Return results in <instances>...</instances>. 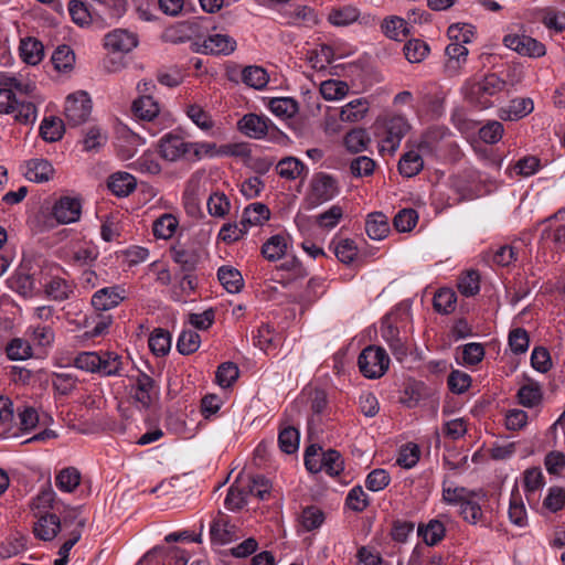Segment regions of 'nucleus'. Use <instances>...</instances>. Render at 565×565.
Listing matches in <instances>:
<instances>
[{
  "mask_svg": "<svg viewBox=\"0 0 565 565\" xmlns=\"http://www.w3.org/2000/svg\"><path fill=\"white\" fill-rule=\"evenodd\" d=\"M481 494L482 498H486V493L480 490L479 492L469 490L465 487H456V488H443V499L445 502L449 504H459L461 505L463 502L470 500L471 498Z\"/></svg>",
  "mask_w": 565,
  "mask_h": 565,
  "instance_id": "obj_33",
  "label": "nucleus"
},
{
  "mask_svg": "<svg viewBox=\"0 0 565 565\" xmlns=\"http://www.w3.org/2000/svg\"><path fill=\"white\" fill-rule=\"evenodd\" d=\"M503 44L522 56L541 57L546 53L542 42L525 34H508L503 38Z\"/></svg>",
  "mask_w": 565,
  "mask_h": 565,
  "instance_id": "obj_5",
  "label": "nucleus"
},
{
  "mask_svg": "<svg viewBox=\"0 0 565 565\" xmlns=\"http://www.w3.org/2000/svg\"><path fill=\"white\" fill-rule=\"evenodd\" d=\"M458 290L466 297H472L480 290V275L476 269H469L461 274L458 280Z\"/></svg>",
  "mask_w": 565,
  "mask_h": 565,
  "instance_id": "obj_41",
  "label": "nucleus"
},
{
  "mask_svg": "<svg viewBox=\"0 0 565 565\" xmlns=\"http://www.w3.org/2000/svg\"><path fill=\"white\" fill-rule=\"evenodd\" d=\"M343 469L344 461L339 451L329 449L328 451L322 452V470H324L329 476H339Z\"/></svg>",
  "mask_w": 565,
  "mask_h": 565,
  "instance_id": "obj_50",
  "label": "nucleus"
},
{
  "mask_svg": "<svg viewBox=\"0 0 565 565\" xmlns=\"http://www.w3.org/2000/svg\"><path fill=\"white\" fill-rule=\"evenodd\" d=\"M324 521V513L315 505L307 507L301 513V524L307 531L318 529Z\"/></svg>",
  "mask_w": 565,
  "mask_h": 565,
  "instance_id": "obj_57",
  "label": "nucleus"
},
{
  "mask_svg": "<svg viewBox=\"0 0 565 565\" xmlns=\"http://www.w3.org/2000/svg\"><path fill=\"white\" fill-rule=\"evenodd\" d=\"M542 22L546 28L562 32L565 30V12L546 9L544 10Z\"/></svg>",
  "mask_w": 565,
  "mask_h": 565,
  "instance_id": "obj_64",
  "label": "nucleus"
},
{
  "mask_svg": "<svg viewBox=\"0 0 565 565\" xmlns=\"http://www.w3.org/2000/svg\"><path fill=\"white\" fill-rule=\"evenodd\" d=\"M268 119L257 114H246L237 122V129L245 136L260 139L268 132Z\"/></svg>",
  "mask_w": 565,
  "mask_h": 565,
  "instance_id": "obj_12",
  "label": "nucleus"
},
{
  "mask_svg": "<svg viewBox=\"0 0 565 565\" xmlns=\"http://www.w3.org/2000/svg\"><path fill=\"white\" fill-rule=\"evenodd\" d=\"M136 186V179L127 172L114 173L108 179V189L117 196L129 195Z\"/></svg>",
  "mask_w": 565,
  "mask_h": 565,
  "instance_id": "obj_20",
  "label": "nucleus"
},
{
  "mask_svg": "<svg viewBox=\"0 0 565 565\" xmlns=\"http://www.w3.org/2000/svg\"><path fill=\"white\" fill-rule=\"evenodd\" d=\"M51 61L58 72H67L73 68L75 54L68 45H60L52 54Z\"/></svg>",
  "mask_w": 565,
  "mask_h": 565,
  "instance_id": "obj_42",
  "label": "nucleus"
},
{
  "mask_svg": "<svg viewBox=\"0 0 565 565\" xmlns=\"http://www.w3.org/2000/svg\"><path fill=\"white\" fill-rule=\"evenodd\" d=\"M382 29L386 36L395 41H403L409 34L407 22L399 17H391L383 21Z\"/></svg>",
  "mask_w": 565,
  "mask_h": 565,
  "instance_id": "obj_32",
  "label": "nucleus"
},
{
  "mask_svg": "<svg viewBox=\"0 0 565 565\" xmlns=\"http://www.w3.org/2000/svg\"><path fill=\"white\" fill-rule=\"evenodd\" d=\"M138 44L136 34L117 29L105 35L104 45L113 53H128Z\"/></svg>",
  "mask_w": 565,
  "mask_h": 565,
  "instance_id": "obj_9",
  "label": "nucleus"
},
{
  "mask_svg": "<svg viewBox=\"0 0 565 565\" xmlns=\"http://www.w3.org/2000/svg\"><path fill=\"white\" fill-rule=\"evenodd\" d=\"M100 363L98 365L97 372L110 376L119 374L121 369V358L114 352H103L99 353Z\"/></svg>",
  "mask_w": 565,
  "mask_h": 565,
  "instance_id": "obj_53",
  "label": "nucleus"
},
{
  "mask_svg": "<svg viewBox=\"0 0 565 565\" xmlns=\"http://www.w3.org/2000/svg\"><path fill=\"white\" fill-rule=\"evenodd\" d=\"M360 372L367 379H379L388 370L390 359L381 347L369 345L358 358Z\"/></svg>",
  "mask_w": 565,
  "mask_h": 565,
  "instance_id": "obj_3",
  "label": "nucleus"
},
{
  "mask_svg": "<svg viewBox=\"0 0 565 565\" xmlns=\"http://www.w3.org/2000/svg\"><path fill=\"white\" fill-rule=\"evenodd\" d=\"M134 388L135 401L145 409L150 408L159 398L156 381L146 373H140L137 376Z\"/></svg>",
  "mask_w": 565,
  "mask_h": 565,
  "instance_id": "obj_7",
  "label": "nucleus"
},
{
  "mask_svg": "<svg viewBox=\"0 0 565 565\" xmlns=\"http://www.w3.org/2000/svg\"><path fill=\"white\" fill-rule=\"evenodd\" d=\"M211 541L224 545L237 540L236 526L231 524L228 518L222 513L213 520L210 529Z\"/></svg>",
  "mask_w": 565,
  "mask_h": 565,
  "instance_id": "obj_13",
  "label": "nucleus"
},
{
  "mask_svg": "<svg viewBox=\"0 0 565 565\" xmlns=\"http://www.w3.org/2000/svg\"><path fill=\"white\" fill-rule=\"evenodd\" d=\"M17 122L28 125L36 118V107L32 102L20 100L10 88H0V114H13Z\"/></svg>",
  "mask_w": 565,
  "mask_h": 565,
  "instance_id": "obj_2",
  "label": "nucleus"
},
{
  "mask_svg": "<svg viewBox=\"0 0 565 565\" xmlns=\"http://www.w3.org/2000/svg\"><path fill=\"white\" fill-rule=\"evenodd\" d=\"M287 242L285 236L277 234L268 238L262 246V255L269 262H276L285 256Z\"/></svg>",
  "mask_w": 565,
  "mask_h": 565,
  "instance_id": "obj_28",
  "label": "nucleus"
},
{
  "mask_svg": "<svg viewBox=\"0 0 565 565\" xmlns=\"http://www.w3.org/2000/svg\"><path fill=\"white\" fill-rule=\"evenodd\" d=\"M533 108L534 105L531 98H516L511 100L507 109H501L500 118L503 120H518L532 113Z\"/></svg>",
  "mask_w": 565,
  "mask_h": 565,
  "instance_id": "obj_25",
  "label": "nucleus"
},
{
  "mask_svg": "<svg viewBox=\"0 0 565 565\" xmlns=\"http://www.w3.org/2000/svg\"><path fill=\"white\" fill-rule=\"evenodd\" d=\"M270 110L279 116L290 118L299 110L298 103L291 97H277L269 102Z\"/></svg>",
  "mask_w": 565,
  "mask_h": 565,
  "instance_id": "obj_48",
  "label": "nucleus"
},
{
  "mask_svg": "<svg viewBox=\"0 0 565 565\" xmlns=\"http://www.w3.org/2000/svg\"><path fill=\"white\" fill-rule=\"evenodd\" d=\"M171 255L173 260L180 265L183 273H192L195 270L199 255L194 250L174 246L171 248Z\"/></svg>",
  "mask_w": 565,
  "mask_h": 565,
  "instance_id": "obj_39",
  "label": "nucleus"
},
{
  "mask_svg": "<svg viewBox=\"0 0 565 565\" xmlns=\"http://www.w3.org/2000/svg\"><path fill=\"white\" fill-rule=\"evenodd\" d=\"M371 138L367 131L363 128H355L350 130L344 137V145L352 153H358L367 148Z\"/></svg>",
  "mask_w": 565,
  "mask_h": 565,
  "instance_id": "obj_38",
  "label": "nucleus"
},
{
  "mask_svg": "<svg viewBox=\"0 0 565 565\" xmlns=\"http://www.w3.org/2000/svg\"><path fill=\"white\" fill-rule=\"evenodd\" d=\"M457 296L452 289H439L433 299L434 309L441 315H449L456 308Z\"/></svg>",
  "mask_w": 565,
  "mask_h": 565,
  "instance_id": "obj_34",
  "label": "nucleus"
},
{
  "mask_svg": "<svg viewBox=\"0 0 565 565\" xmlns=\"http://www.w3.org/2000/svg\"><path fill=\"white\" fill-rule=\"evenodd\" d=\"M397 168L404 178H413L424 169V159L418 151L409 150L401 157Z\"/></svg>",
  "mask_w": 565,
  "mask_h": 565,
  "instance_id": "obj_19",
  "label": "nucleus"
},
{
  "mask_svg": "<svg viewBox=\"0 0 565 565\" xmlns=\"http://www.w3.org/2000/svg\"><path fill=\"white\" fill-rule=\"evenodd\" d=\"M92 113V100L86 92L79 90L67 96L64 115L71 127L85 124Z\"/></svg>",
  "mask_w": 565,
  "mask_h": 565,
  "instance_id": "obj_4",
  "label": "nucleus"
},
{
  "mask_svg": "<svg viewBox=\"0 0 565 565\" xmlns=\"http://www.w3.org/2000/svg\"><path fill=\"white\" fill-rule=\"evenodd\" d=\"M81 482V473L74 467L64 468L56 476V486L65 492H73Z\"/></svg>",
  "mask_w": 565,
  "mask_h": 565,
  "instance_id": "obj_49",
  "label": "nucleus"
},
{
  "mask_svg": "<svg viewBox=\"0 0 565 565\" xmlns=\"http://www.w3.org/2000/svg\"><path fill=\"white\" fill-rule=\"evenodd\" d=\"M239 376L238 366L233 362H224L218 365L215 379L221 387H230Z\"/></svg>",
  "mask_w": 565,
  "mask_h": 565,
  "instance_id": "obj_52",
  "label": "nucleus"
},
{
  "mask_svg": "<svg viewBox=\"0 0 565 565\" xmlns=\"http://www.w3.org/2000/svg\"><path fill=\"white\" fill-rule=\"evenodd\" d=\"M445 533V525L439 520H430L427 524L418 525V535L429 546L438 544L444 539Z\"/></svg>",
  "mask_w": 565,
  "mask_h": 565,
  "instance_id": "obj_27",
  "label": "nucleus"
},
{
  "mask_svg": "<svg viewBox=\"0 0 565 565\" xmlns=\"http://www.w3.org/2000/svg\"><path fill=\"white\" fill-rule=\"evenodd\" d=\"M391 481L390 475L384 469L372 470L365 480V486L371 491H381L388 486Z\"/></svg>",
  "mask_w": 565,
  "mask_h": 565,
  "instance_id": "obj_62",
  "label": "nucleus"
},
{
  "mask_svg": "<svg viewBox=\"0 0 565 565\" xmlns=\"http://www.w3.org/2000/svg\"><path fill=\"white\" fill-rule=\"evenodd\" d=\"M54 173L52 164L44 159H34L28 162L26 177L34 182H46Z\"/></svg>",
  "mask_w": 565,
  "mask_h": 565,
  "instance_id": "obj_29",
  "label": "nucleus"
},
{
  "mask_svg": "<svg viewBox=\"0 0 565 565\" xmlns=\"http://www.w3.org/2000/svg\"><path fill=\"white\" fill-rule=\"evenodd\" d=\"M159 149L162 158L175 161L190 154V142L180 136L167 135L160 140Z\"/></svg>",
  "mask_w": 565,
  "mask_h": 565,
  "instance_id": "obj_11",
  "label": "nucleus"
},
{
  "mask_svg": "<svg viewBox=\"0 0 565 565\" xmlns=\"http://www.w3.org/2000/svg\"><path fill=\"white\" fill-rule=\"evenodd\" d=\"M64 129L63 120L51 116L43 119L40 126V136L47 142H55L63 137Z\"/></svg>",
  "mask_w": 565,
  "mask_h": 565,
  "instance_id": "obj_31",
  "label": "nucleus"
},
{
  "mask_svg": "<svg viewBox=\"0 0 565 565\" xmlns=\"http://www.w3.org/2000/svg\"><path fill=\"white\" fill-rule=\"evenodd\" d=\"M270 217V211L264 203H253L245 207L241 225L248 227L252 225H262Z\"/></svg>",
  "mask_w": 565,
  "mask_h": 565,
  "instance_id": "obj_23",
  "label": "nucleus"
},
{
  "mask_svg": "<svg viewBox=\"0 0 565 565\" xmlns=\"http://www.w3.org/2000/svg\"><path fill=\"white\" fill-rule=\"evenodd\" d=\"M268 74L260 66H246L242 72V81L255 89L264 88L268 83Z\"/></svg>",
  "mask_w": 565,
  "mask_h": 565,
  "instance_id": "obj_40",
  "label": "nucleus"
},
{
  "mask_svg": "<svg viewBox=\"0 0 565 565\" xmlns=\"http://www.w3.org/2000/svg\"><path fill=\"white\" fill-rule=\"evenodd\" d=\"M203 52L209 54H224L228 55L234 52L236 42L228 35L214 34L204 40Z\"/></svg>",
  "mask_w": 565,
  "mask_h": 565,
  "instance_id": "obj_18",
  "label": "nucleus"
},
{
  "mask_svg": "<svg viewBox=\"0 0 565 565\" xmlns=\"http://www.w3.org/2000/svg\"><path fill=\"white\" fill-rule=\"evenodd\" d=\"M544 508L551 512H557L565 507V490L561 487H552L543 501Z\"/></svg>",
  "mask_w": 565,
  "mask_h": 565,
  "instance_id": "obj_63",
  "label": "nucleus"
},
{
  "mask_svg": "<svg viewBox=\"0 0 565 565\" xmlns=\"http://www.w3.org/2000/svg\"><path fill=\"white\" fill-rule=\"evenodd\" d=\"M124 292L125 290L119 286L103 288L94 294L92 305L99 311L109 310L125 299Z\"/></svg>",
  "mask_w": 565,
  "mask_h": 565,
  "instance_id": "obj_14",
  "label": "nucleus"
},
{
  "mask_svg": "<svg viewBox=\"0 0 565 565\" xmlns=\"http://www.w3.org/2000/svg\"><path fill=\"white\" fill-rule=\"evenodd\" d=\"M276 169L281 178L295 180L305 170V164L297 158L286 157L277 163Z\"/></svg>",
  "mask_w": 565,
  "mask_h": 565,
  "instance_id": "obj_46",
  "label": "nucleus"
},
{
  "mask_svg": "<svg viewBox=\"0 0 565 565\" xmlns=\"http://www.w3.org/2000/svg\"><path fill=\"white\" fill-rule=\"evenodd\" d=\"M148 343L154 355L164 356L171 348V334L164 329L157 328L151 332Z\"/></svg>",
  "mask_w": 565,
  "mask_h": 565,
  "instance_id": "obj_30",
  "label": "nucleus"
},
{
  "mask_svg": "<svg viewBox=\"0 0 565 565\" xmlns=\"http://www.w3.org/2000/svg\"><path fill=\"white\" fill-rule=\"evenodd\" d=\"M13 419V402L9 397L0 395V424L4 427V430L0 434V438L19 436L18 433H14L12 435L9 434L12 428Z\"/></svg>",
  "mask_w": 565,
  "mask_h": 565,
  "instance_id": "obj_37",
  "label": "nucleus"
},
{
  "mask_svg": "<svg viewBox=\"0 0 565 565\" xmlns=\"http://www.w3.org/2000/svg\"><path fill=\"white\" fill-rule=\"evenodd\" d=\"M278 445L282 452L291 455L299 447V431L294 426H286L280 429L278 435Z\"/></svg>",
  "mask_w": 565,
  "mask_h": 565,
  "instance_id": "obj_43",
  "label": "nucleus"
},
{
  "mask_svg": "<svg viewBox=\"0 0 565 565\" xmlns=\"http://www.w3.org/2000/svg\"><path fill=\"white\" fill-rule=\"evenodd\" d=\"M334 254L341 263L349 265L355 259L358 255V247L354 241L345 238L337 244Z\"/></svg>",
  "mask_w": 565,
  "mask_h": 565,
  "instance_id": "obj_60",
  "label": "nucleus"
},
{
  "mask_svg": "<svg viewBox=\"0 0 565 565\" xmlns=\"http://www.w3.org/2000/svg\"><path fill=\"white\" fill-rule=\"evenodd\" d=\"M418 213L414 209L401 210L393 220V225L401 233L411 232L417 224Z\"/></svg>",
  "mask_w": 565,
  "mask_h": 565,
  "instance_id": "obj_51",
  "label": "nucleus"
},
{
  "mask_svg": "<svg viewBox=\"0 0 565 565\" xmlns=\"http://www.w3.org/2000/svg\"><path fill=\"white\" fill-rule=\"evenodd\" d=\"M19 52L24 63L36 65L44 56V46L38 39L29 36L21 40Z\"/></svg>",
  "mask_w": 565,
  "mask_h": 565,
  "instance_id": "obj_17",
  "label": "nucleus"
},
{
  "mask_svg": "<svg viewBox=\"0 0 565 565\" xmlns=\"http://www.w3.org/2000/svg\"><path fill=\"white\" fill-rule=\"evenodd\" d=\"M375 167L376 163L373 159L360 156L351 161L350 171L355 178L369 177L373 174Z\"/></svg>",
  "mask_w": 565,
  "mask_h": 565,
  "instance_id": "obj_61",
  "label": "nucleus"
},
{
  "mask_svg": "<svg viewBox=\"0 0 565 565\" xmlns=\"http://www.w3.org/2000/svg\"><path fill=\"white\" fill-rule=\"evenodd\" d=\"M82 212L81 201L76 198L63 196L55 202L53 206V215L61 224L76 222Z\"/></svg>",
  "mask_w": 565,
  "mask_h": 565,
  "instance_id": "obj_10",
  "label": "nucleus"
},
{
  "mask_svg": "<svg viewBox=\"0 0 565 565\" xmlns=\"http://www.w3.org/2000/svg\"><path fill=\"white\" fill-rule=\"evenodd\" d=\"M6 352L10 360H24L32 355V348L26 341L15 338L8 343Z\"/></svg>",
  "mask_w": 565,
  "mask_h": 565,
  "instance_id": "obj_58",
  "label": "nucleus"
},
{
  "mask_svg": "<svg viewBox=\"0 0 565 565\" xmlns=\"http://www.w3.org/2000/svg\"><path fill=\"white\" fill-rule=\"evenodd\" d=\"M369 110V103L364 98H356L341 108L340 119L354 122L364 117Z\"/></svg>",
  "mask_w": 565,
  "mask_h": 565,
  "instance_id": "obj_36",
  "label": "nucleus"
},
{
  "mask_svg": "<svg viewBox=\"0 0 565 565\" xmlns=\"http://www.w3.org/2000/svg\"><path fill=\"white\" fill-rule=\"evenodd\" d=\"M347 507L354 512H363L369 507V499L361 486L350 490L345 499Z\"/></svg>",
  "mask_w": 565,
  "mask_h": 565,
  "instance_id": "obj_59",
  "label": "nucleus"
},
{
  "mask_svg": "<svg viewBox=\"0 0 565 565\" xmlns=\"http://www.w3.org/2000/svg\"><path fill=\"white\" fill-rule=\"evenodd\" d=\"M365 231L372 239H383L390 232L387 217L381 212L369 214L365 222Z\"/></svg>",
  "mask_w": 565,
  "mask_h": 565,
  "instance_id": "obj_21",
  "label": "nucleus"
},
{
  "mask_svg": "<svg viewBox=\"0 0 565 565\" xmlns=\"http://www.w3.org/2000/svg\"><path fill=\"white\" fill-rule=\"evenodd\" d=\"M131 109L135 116L148 121L154 119L160 111L158 103L151 95H141L132 103Z\"/></svg>",
  "mask_w": 565,
  "mask_h": 565,
  "instance_id": "obj_22",
  "label": "nucleus"
},
{
  "mask_svg": "<svg viewBox=\"0 0 565 565\" xmlns=\"http://www.w3.org/2000/svg\"><path fill=\"white\" fill-rule=\"evenodd\" d=\"M217 278L222 286L231 294H236L244 287L242 274L231 266H222L217 270Z\"/></svg>",
  "mask_w": 565,
  "mask_h": 565,
  "instance_id": "obj_24",
  "label": "nucleus"
},
{
  "mask_svg": "<svg viewBox=\"0 0 565 565\" xmlns=\"http://www.w3.org/2000/svg\"><path fill=\"white\" fill-rule=\"evenodd\" d=\"M360 13L355 7L345 6L343 8L332 9L328 21L335 26H344L358 20Z\"/></svg>",
  "mask_w": 565,
  "mask_h": 565,
  "instance_id": "obj_44",
  "label": "nucleus"
},
{
  "mask_svg": "<svg viewBox=\"0 0 565 565\" xmlns=\"http://www.w3.org/2000/svg\"><path fill=\"white\" fill-rule=\"evenodd\" d=\"M45 295L55 301H64L74 291V285L61 277H53L45 285Z\"/></svg>",
  "mask_w": 565,
  "mask_h": 565,
  "instance_id": "obj_26",
  "label": "nucleus"
},
{
  "mask_svg": "<svg viewBox=\"0 0 565 565\" xmlns=\"http://www.w3.org/2000/svg\"><path fill=\"white\" fill-rule=\"evenodd\" d=\"M384 130L383 142L386 143L388 151L394 152L409 130V125L403 116H394L385 121Z\"/></svg>",
  "mask_w": 565,
  "mask_h": 565,
  "instance_id": "obj_8",
  "label": "nucleus"
},
{
  "mask_svg": "<svg viewBox=\"0 0 565 565\" xmlns=\"http://www.w3.org/2000/svg\"><path fill=\"white\" fill-rule=\"evenodd\" d=\"M200 343L201 338L196 331L184 330L178 339L177 350L182 355H190L199 350Z\"/></svg>",
  "mask_w": 565,
  "mask_h": 565,
  "instance_id": "obj_47",
  "label": "nucleus"
},
{
  "mask_svg": "<svg viewBox=\"0 0 565 565\" xmlns=\"http://www.w3.org/2000/svg\"><path fill=\"white\" fill-rule=\"evenodd\" d=\"M61 529V518L54 513H46L34 524L33 532L40 540L52 541L56 537Z\"/></svg>",
  "mask_w": 565,
  "mask_h": 565,
  "instance_id": "obj_15",
  "label": "nucleus"
},
{
  "mask_svg": "<svg viewBox=\"0 0 565 565\" xmlns=\"http://www.w3.org/2000/svg\"><path fill=\"white\" fill-rule=\"evenodd\" d=\"M448 60L445 64V72L448 76H456L462 63L466 62L468 55V49L463 45V43H450L447 45L445 50Z\"/></svg>",
  "mask_w": 565,
  "mask_h": 565,
  "instance_id": "obj_16",
  "label": "nucleus"
},
{
  "mask_svg": "<svg viewBox=\"0 0 565 565\" xmlns=\"http://www.w3.org/2000/svg\"><path fill=\"white\" fill-rule=\"evenodd\" d=\"M339 192L338 181L330 174L319 172L313 175L310 183V199L313 204L331 200Z\"/></svg>",
  "mask_w": 565,
  "mask_h": 565,
  "instance_id": "obj_6",
  "label": "nucleus"
},
{
  "mask_svg": "<svg viewBox=\"0 0 565 565\" xmlns=\"http://www.w3.org/2000/svg\"><path fill=\"white\" fill-rule=\"evenodd\" d=\"M178 220L172 214H163L152 224V233L157 238L169 239L175 233Z\"/></svg>",
  "mask_w": 565,
  "mask_h": 565,
  "instance_id": "obj_35",
  "label": "nucleus"
},
{
  "mask_svg": "<svg viewBox=\"0 0 565 565\" xmlns=\"http://www.w3.org/2000/svg\"><path fill=\"white\" fill-rule=\"evenodd\" d=\"M403 50L406 60L411 63L422 62L429 53V46L427 45V43L418 39L409 40L404 45Z\"/></svg>",
  "mask_w": 565,
  "mask_h": 565,
  "instance_id": "obj_54",
  "label": "nucleus"
},
{
  "mask_svg": "<svg viewBox=\"0 0 565 565\" xmlns=\"http://www.w3.org/2000/svg\"><path fill=\"white\" fill-rule=\"evenodd\" d=\"M505 85V81L490 73L480 81L468 79L462 87V93L468 103L480 109H487L493 104L491 97L502 92Z\"/></svg>",
  "mask_w": 565,
  "mask_h": 565,
  "instance_id": "obj_1",
  "label": "nucleus"
},
{
  "mask_svg": "<svg viewBox=\"0 0 565 565\" xmlns=\"http://www.w3.org/2000/svg\"><path fill=\"white\" fill-rule=\"evenodd\" d=\"M320 92L324 99L333 100L344 97L349 92V86L345 82L329 79L321 84Z\"/></svg>",
  "mask_w": 565,
  "mask_h": 565,
  "instance_id": "obj_55",
  "label": "nucleus"
},
{
  "mask_svg": "<svg viewBox=\"0 0 565 565\" xmlns=\"http://www.w3.org/2000/svg\"><path fill=\"white\" fill-rule=\"evenodd\" d=\"M519 403L525 407H534L542 401V390L537 383L531 382L520 387Z\"/></svg>",
  "mask_w": 565,
  "mask_h": 565,
  "instance_id": "obj_45",
  "label": "nucleus"
},
{
  "mask_svg": "<svg viewBox=\"0 0 565 565\" xmlns=\"http://www.w3.org/2000/svg\"><path fill=\"white\" fill-rule=\"evenodd\" d=\"M509 518L512 523L519 526H523L526 522V510L518 491L511 494Z\"/></svg>",
  "mask_w": 565,
  "mask_h": 565,
  "instance_id": "obj_56",
  "label": "nucleus"
}]
</instances>
